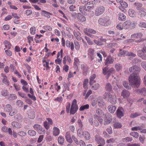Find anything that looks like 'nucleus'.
I'll use <instances>...</instances> for the list:
<instances>
[{"mask_svg": "<svg viewBox=\"0 0 146 146\" xmlns=\"http://www.w3.org/2000/svg\"><path fill=\"white\" fill-rule=\"evenodd\" d=\"M49 124L47 121H44V126L46 129L48 130L49 129Z\"/></svg>", "mask_w": 146, "mask_h": 146, "instance_id": "obj_64", "label": "nucleus"}, {"mask_svg": "<svg viewBox=\"0 0 146 146\" xmlns=\"http://www.w3.org/2000/svg\"><path fill=\"white\" fill-rule=\"evenodd\" d=\"M1 76L3 77V82L5 84H7V85H9V81L7 79V77L5 76L2 73L1 74Z\"/></svg>", "mask_w": 146, "mask_h": 146, "instance_id": "obj_33", "label": "nucleus"}, {"mask_svg": "<svg viewBox=\"0 0 146 146\" xmlns=\"http://www.w3.org/2000/svg\"><path fill=\"white\" fill-rule=\"evenodd\" d=\"M134 7L138 10H141V7L142 6L143 4L141 3L135 2L133 4Z\"/></svg>", "mask_w": 146, "mask_h": 146, "instance_id": "obj_21", "label": "nucleus"}, {"mask_svg": "<svg viewBox=\"0 0 146 146\" xmlns=\"http://www.w3.org/2000/svg\"><path fill=\"white\" fill-rule=\"evenodd\" d=\"M30 33L32 35L35 34L36 29L35 27H31L30 29Z\"/></svg>", "mask_w": 146, "mask_h": 146, "instance_id": "obj_59", "label": "nucleus"}, {"mask_svg": "<svg viewBox=\"0 0 146 146\" xmlns=\"http://www.w3.org/2000/svg\"><path fill=\"white\" fill-rule=\"evenodd\" d=\"M96 77V75L95 74H93L90 76V85H92L95 82L94 79Z\"/></svg>", "mask_w": 146, "mask_h": 146, "instance_id": "obj_20", "label": "nucleus"}, {"mask_svg": "<svg viewBox=\"0 0 146 146\" xmlns=\"http://www.w3.org/2000/svg\"><path fill=\"white\" fill-rule=\"evenodd\" d=\"M89 107V105L87 104L84 105L82 106L80 108L79 110L80 111H83L85 110L88 109Z\"/></svg>", "mask_w": 146, "mask_h": 146, "instance_id": "obj_39", "label": "nucleus"}, {"mask_svg": "<svg viewBox=\"0 0 146 146\" xmlns=\"http://www.w3.org/2000/svg\"><path fill=\"white\" fill-rule=\"evenodd\" d=\"M138 26L140 27L146 28V23L143 22H140Z\"/></svg>", "mask_w": 146, "mask_h": 146, "instance_id": "obj_53", "label": "nucleus"}, {"mask_svg": "<svg viewBox=\"0 0 146 146\" xmlns=\"http://www.w3.org/2000/svg\"><path fill=\"white\" fill-rule=\"evenodd\" d=\"M75 48L77 50H79L80 48V45L79 42L77 41H75L74 42Z\"/></svg>", "mask_w": 146, "mask_h": 146, "instance_id": "obj_55", "label": "nucleus"}, {"mask_svg": "<svg viewBox=\"0 0 146 146\" xmlns=\"http://www.w3.org/2000/svg\"><path fill=\"white\" fill-rule=\"evenodd\" d=\"M130 135L135 138H137L139 137V134L136 132H131Z\"/></svg>", "mask_w": 146, "mask_h": 146, "instance_id": "obj_47", "label": "nucleus"}, {"mask_svg": "<svg viewBox=\"0 0 146 146\" xmlns=\"http://www.w3.org/2000/svg\"><path fill=\"white\" fill-rule=\"evenodd\" d=\"M124 111L122 107H119L118 108L117 111V115L119 118H121L124 115Z\"/></svg>", "mask_w": 146, "mask_h": 146, "instance_id": "obj_11", "label": "nucleus"}, {"mask_svg": "<svg viewBox=\"0 0 146 146\" xmlns=\"http://www.w3.org/2000/svg\"><path fill=\"white\" fill-rule=\"evenodd\" d=\"M105 89L107 91L111 92L112 91V86L111 84L109 83L107 84L105 86Z\"/></svg>", "mask_w": 146, "mask_h": 146, "instance_id": "obj_25", "label": "nucleus"}, {"mask_svg": "<svg viewBox=\"0 0 146 146\" xmlns=\"http://www.w3.org/2000/svg\"><path fill=\"white\" fill-rule=\"evenodd\" d=\"M141 115L139 112H136L135 113H131L130 115V117L131 118H134L137 116H139Z\"/></svg>", "mask_w": 146, "mask_h": 146, "instance_id": "obj_41", "label": "nucleus"}, {"mask_svg": "<svg viewBox=\"0 0 146 146\" xmlns=\"http://www.w3.org/2000/svg\"><path fill=\"white\" fill-rule=\"evenodd\" d=\"M145 139V137H144L141 136H140L139 138V140L142 143H144Z\"/></svg>", "mask_w": 146, "mask_h": 146, "instance_id": "obj_63", "label": "nucleus"}, {"mask_svg": "<svg viewBox=\"0 0 146 146\" xmlns=\"http://www.w3.org/2000/svg\"><path fill=\"white\" fill-rule=\"evenodd\" d=\"M99 24L104 27L108 26L111 24V21L108 16L100 18L98 20Z\"/></svg>", "mask_w": 146, "mask_h": 146, "instance_id": "obj_4", "label": "nucleus"}, {"mask_svg": "<svg viewBox=\"0 0 146 146\" xmlns=\"http://www.w3.org/2000/svg\"><path fill=\"white\" fill-rule=\"evenodd\" d=\"M136 13L132 9H130L128 11L129 15L131 17H134L135 16Z\"/></svg>", "mask_w": 146, "mask_h": 146, "instance_id": "obj_23", "label": "nucleus"}, {"mask_svg": "<svg viewBox=\"0 0 146 146\" xmlns=\"http://www.w3.org/2000/svg\"><path fill=\"white\" fill-rule=\"evenodd\" d=\"M105 116L104 124L105 125H106L109 124L111 121L112 116L110 114H105Z\"/></svg>", "mask_w": 146, "mask_h": 146, "instance_id": "obj_9", "label": "nucleus"}, {"mask_svg": "<svg viewBox=\"0 0 146 146\" xmlns=\"http://www.w3.org/2000/svg\"><path fill=\"white\" fill-rule=\"evenodd\" d=\"M97 142L99 145H104L105 143V140L100 137H98L95 138Z\"/></svg>", "mask_w": 146, "mask_h": 146, "instance_id": "obj_14", "label": "nucleus"}, {"mask_svg": "<svg viewBox=\"0 0 146 146\" xmlns=\"http://www.w3.org/2000/svg\"><path fill=\"white\" fill-rule=\"evenodd\" d=\"M85 38L87 40V43L89 45H91L93 44V42L90 40V39L89 37L86 36H85Z\"/></svg>", "mask_w": 146, "mask_h": 146, "instance_id": "obj_57", "label": "nucleus"}, {"mask_svg": "<svg viewBox=\"0 0 146 146\" xmlns=\"http://www.w3.org/2000/svg\"><path fill=\"white\" fill-rule=\"evenodd\" d=\"M42 28L43 29L49 31H51L52 30V27L48 25L44 26Z\"/></svg>", "mask_w": 146, "mask_h": 146, "instance_id": "obj_54", "label": "nucleus"}, {"mask_svg": "<svg viewBox=\"0 0 146 146\" xmlns=\"http://www.w3.org/2000/svg\"><path fill=\"white\" fill-rule=\"evenodd\" d=\"M87 8L88 9V12L91 11V10L93 9L94 7V2H88L87 4H85Z\"/></svg>", "mask_w": 146, "mask_h": 146, "instance_id": "obj_12", "label": "nucleus"}, {"mask_svg": "<svg viewBox=\"0 0 146 146\" xmlns=\"http://www.w3.org/2000/svg\"><path fill=\"white\" fill-rule=\"evenodd\" d=\"M88 82L89 80L88 79H86L84 80L83 84V86L84 88L85 89H86L87 88V84L88 83Z\"/></svg>", "mask_w": 146, "mask_h": 146, "instance_id": "obj_48", "label": "nucleus"}, {"mask_svg": "<svg viewBox=\"0 0 146 146\" xmlns=\"http://www.w3.org/2000/svg\"><path fill=\"white\" fill-rule=\"evenodd\" d=\"M88 121L90 124L91 125L94 122L93 117L92 116H90L88 117Z\"/></svg>", "mask_w": 146, "mask_h": 146, "instance_id": "obj_62", "label": "nucleus"}, {"mask_svg": "<svg viewBox=\"0 0 146 146\" xmlns=\"http://www.w3.org/2000/svg\"><path fill=\"white\" fill-rule=\"evenodd\" d=\"M103 97L104 99L108 100L112 104H115L116 102L115 96L113 94L106 92L103 95Z\"/></svg>", "mask_w": 146, "mask_h": 146, "instance_id": "obj_2", "label": "nucleus"}, {"mask_svg": "<svg viewBox=\"0 0 146 146\" xmlns=\"http://www.w3.org/2000/svg\"><path fill=\"white\" fill-rule=\"evenodd\" d=\"M65 138L67 141L69 143H71L73 141L70 136V133L68 132L66 133Z\"/></svg>", "mask_w": 146, "mask_h": 146, "instance_id": "obj_17", "label": "nucleus"}, {"mask_svg": "<svg viewBox=\"0 0 146 146\" xmlns=\"http://www.w3.org/2000/svg\"><path fill=\"white\" fill-rule=\"evenodd\" d=\"M99 85H100L98 83L95 84L94 85L92 86L93 90H97L98 89Z\"/></svg>", "mask_w": 146, "mask_h": 146, "instance_id": "obj_60", "label": "nucleus"}, {"mask_svg": "<svg viewBox=\"0 0 146 146\" xmlns=\"http://www.w3.org/2000/svg\"><path fill=\"white\" fill-rule=\"evenodd\" d=\"M64 141V138L62 136H60L58 138V142L61 145H62Z\"/></svg>", "mask_w": 146, "mask_h": 146, "instance_id": "obj_45", "label": "nucleus"}, {"mask_svg": "<svg viewBox=\"0 0 146 146\" xmlns=\"http://www.w3.org/2000/svg\"><path fill=\"white\" fill-rule=\"evenodd\" d=\"M119 53L118 54L119 56H131V57H129L128 58L129 59L132 60L133 59V57H135L136 55V54L131 52H128V51L122 49H119Z\"/></svg>", "mask_w": 146, "mask_h": 146, "instance_id": "obj_3", "label": "nucleus"}, {"mask_svg": "<svg viewBox=\"0 0 146 146\" xmlns=\"http://www.w3.org/2000/svg\"><path fill=\"white\" fill-rule=\"evenodd\" d=\"M141 68L137 65H134L129 68V71L132 74L129 78V83L134 87L138 88L140 84V80L138 73Z\"/></svg>", "mask_w": 146, "mask_h": 146, "instance_id": "obj_1", "label": "nucleus"}, {"mask_svg": "<svg viewBox=\"0 0 146 146\" xmlns=\"http://www.w3.org/2000/svg\"><path fill=\"white\" fill-rule=\"evenodd\" d=\"M137 55L142 59L146 60V46H144L141 50L137 51Z\"/></svg>", "mask_w": 146, "mask_h": 146, "instance_id": "obj_6", "label": "nucleus"}, {"mask_svg": "<svg viewBox=\"0 0 146 146\" xmlns=\"http://www.w3.org/2000/svg\"><path fill=\"white\" fill-rule=\"evenodd\" d=\"M129 91L127 90H124L122 91L121 95L123 97V98H126L129 97Z\"/></svg>", "mask_w": 146, "mask_h": 146, "instance_id": "obj_18", "label": "nucleus"}, {"mask_svg": "<svg viewBox=\"0 0 146 146\" xmlns=\"http://www.w3.org/2000/svg\"><path fill=\"white\" fill-rule=\"evenodd\" d=\"M74 34L78 40L80 41L81 40V37L77 32H74Z\"/></svg>", "mask_w": 146, "mask_h": 146, "instance_id": "obj_52", "label": "nucleus"}, {"mask_svg": "<svg viewBox=\"0 0 146 146\" xmlns=\"http://www.w3.org/2000/svg\"><path fill=\"white\" fill-rule=\"evenodd\" d=\"M138 15L140 18H143L146 16V11L143 9H141L138 12Z\"/></svg>", "mask_w": 146, "mask_h": 146, "instance_id": "obj_13", "label": "nucleus"}, {"mask_svg": "<svg viewBox=\"0 0 146 146\" xmlns=\"http://www.w3.org/2000/svg\"><path fill=\"white\" fill-rule=\"evenodd\" d=\"M109 68L108 66L104 67L103 69L102 73L104 75H106L107 77L108 73V71Z\"/></svg>", "mask_w": 146, "mask_h": 146, "instance_id": "obj_36", "label": "nucleus"}, {"mask_svg": "<svg viewBox=\"0 0 146 146\" xmlns=\"http://www.w3.org/2000/svg\"><path fill=\"white\" fill-rule=\"evenodd\" d=\"M12 106L10 104H8L6 106V107L4 108V110L7 112H9L11 109Z\"/></svg>", "mask_w": 146, "mask_h": 146, "instance_id": "obj_40", "label": "nucleus"}, {"mask_svg": "<svg viewBox=\"0 0 146 146\" xmlns=\"http://www.w3.org/2000/svg\"><path fill=\"white\" fill-rule=\"evenodd\" d=\"M78 19L81 22H84L86 20V17L80 13H78Z\"/></svg>", "mask_w": 146, "mask_h": 146, "instance_id": "obj_24", "label": "nucleus"}, {"mask_svg": "<svg viewBox=\"0 0 146 146\" xmlns=\"http://www.w3.org/2000/svg\"><path fill=\"white\" fill-rule=\"evenodd\" d=\"M118 16V19L119 20H121L122 21H124L126 19V16L123 13H119Z\"/></svg>", "mask_w": 146, "mask_h": 146, "instance_id": "obj_30", "label": "nucleus"}, {"mask_svg": "<svg viewBox=\"0 0 146 146\" xmlns=\"http://www.w3.org/2000/svg\"><path fill=\"white\" fill-rule=\"evenodd\" d=\"M115 67L117 71H119L121 70L122 66L119 63H117L115 64Z\"/></svg>", "mask_w": 146, "mask_h": 146, "instance_id": "obj_38", "label": "nucleus"}, {"mask_svg": "<svg viewBox=\"0 0 146 146\" xmlns=\"http://www.w3.org/2000/svg\"><path fill=\"white\" fill-rule=\"evenodd\" d=\"M84 30H86V31L89 33H91L93 34L96 33V31L92 29H90L86 28Z\"/></svg>", "mask_w": 146, "mask_h": 146, "instance_id": "obj_43", "label": "nucleus"}, {"mask_svg": "<svg viewBox=\"0 0 146 146\" xmlns=\"http://www.w3.org/2000/svg\"><path fill=\"white\" fill-rule=\"evenodd\" d=\"M4 43L5 44V47L8 49H10L11 46L10 43L8 40H5L4 41Z\"/></svg>", "mask_w": 146, "mask_h": 146, "instance_id": "obj_42", "label": "nucleus"}, {"mask_svg": "<svg viewBox=\"0 0 146 146\" xmlns=\"http://www.w3.org/2000/svg\"><path fill=\"white\" fill-rule=\"evenodd\" d=\"M136 92L138 94H144L146 92V89L143 88L141 89H139L136 90Z\"/></svg>", "mask_w": 146, "mask_h": 146, "instance_id": "obj_32", "label": "nucleus"}, {"mask_svg": "<svg viewBox=\"0 0 146 146\" xmlns=\"http://www.w3.org/2000/svg\"><path fill=\"white\" fill-rule=\"evenodd\" d=\"M17 98V96L14 94H11L9 96L8 99L10 100H14Z\"/></svg>", "mask_w": 146, "mask_h": 146, "instance_id": "obj_50", "label": "nucleus"}, {"mask_svg": "<svg viewBox=\"0 0 146 146\" xmlns=\"http://www.w3.org/2000/svg\"><path fill=\"white\" fill-rule=\"evenodd\" d=\"M17 105L19 107H22L23 105V102L20 100H18L16 102Z\"/></svg>", "mask_w": 146, "mask_h": 146, "instance_id": "obj_51", "label": "nucleus"}, {"mask_svg": "<svg viewBox=\"0 0 146 146\" xmlns=\"http://www.w3.org/2000/svg\"><path fill=\"white\" fill-rule=\"evenodd\" d=\"M81 67V69L83 71V73L84 75H86L89 69V67L88 66H85L84 65H82Z\"/></svg>", "mask_w": 146, "mask_h": 146, "instance_id": "obj_19", "label": "nucleus"}, {"mask_svg": "<svg viewBox=\"0 0 146 146\" xmlns=\"http://www.w3.org/2000/svg\"><path fill=\"white\" fill-rule=\"evenodd\" d=\"M132 138L131 137H127L125 138H123L122 141L123 142H127L131 141L132 140Z\"/></svg>", "mask_w": 146, "mask_h": 146, "instance_id": "obj_44", "label": "nucleus"}, {"mask_svg": "<svg viewBox=\"0 0 146 146\" xmlns=\"http://www.w3.org/2000/svg\"><path fill=\"white\" fill-rule=\"evenodd\" d=\"M83 137L87 140H89L90 138V135L88 132L86 131H84V134L83 135Z\"/></svg>", "mask_w": 146, "mask_h": 146, "instance_id": "obj_28", "label": "nucleus"}, {"mask_svg": "<svg viewBox=\"0 0 146 146\" xmlns=\"http://www.w3.org/2000/svg\"><path fill=\"white\" fill-rule=\"evenodd\" d=\"M123 84L124 87L127 89L129 90L131 89V87L130 84H128L127 82L123 81Z\"/></svg>", "mask_w": 146, "mask_h": 146, "instance_id": "obj_31", "label": "nucleus"}, {"mask_svg": "<svg viewBox=\"0 0 146 146\" xmlns=\"http://www.w3.org/2000/svg\"><path fill=\"white\" fill-rule=\"evenodd\" d=\"M77 101L76 99H74L72 101L71 107H78V106L77 105Z\"/></svg>", "mask_w": 146, "mask_h": 146, "instance_id": "obj_58", "label": "nucleus"}, {"mask_svg": "<svg viewBox=\"0 0 146 146\" xmlns=\"http://www.w3.org/2000/svg\"><path fill=\"white\" fill-rule=\"evenodd\" d=\"M33 127L37 131H38L39 130L42 131L43 130V129L41 127V126L38 124H35L33 126Z\"/></svg>", "mask_w": 146, "mask_h": 146, "instance_id": "obj_26", "label": "nucleus"}, {"mask_svg": "<svg viewBox=\"0 0 146 146\" xmlns=\"http://www.w3.org/2000/svg\"><path fill=\"white\" fill-rule=\"evenodd\" d=\"M143 36V35L142 33L139 32L131 35V37L132 38H139L138 40H135V41L136 42L139 43L143 42L144 40V39L142 38Z\"/></svg>", "mask_w": 146, "mask_h": 146, "instance_id": "obj_5", "label": "nucleus"}, {"mask_svg": "<svg viewBox=\"0 0 146 146\" xmlns=\"http://www.w3.org/2000/svg\"><path fill=\"white\" fill-rule=\"evenodd\" d=\"M29 117L30 118L33 119L35 117V114L34 111H31V112L28 114Z\"/></svg>", "mask_w": 146, "mask_h": 146, "instance_id": "obj_46", "label": "nucleus"}, {"mask_svg": "<svg viewBox=\"0 0 146 146\" xmlns=\"http://www.w3.org/2000/svg\"><path fill=\"white\" fill-rule=\"evenodd\" d=\"M117 107L116 106L113 105H110L108 106V109L109 112L111 113H113L116 109Z\"/></svg>", "mask_w": 146, "mask_h": 146, "instance_id": "obj_22", "label": "nucleus"}, {"mask_svg": "<svg viewBox=\"0 0 146 146\" xmlns=\"http://www.w3.org/2000/svg\"><path fill=\"white\" fill-rule=\"evenodd\" d=\"M123 26L125 29H132L135 27V25L134 22L132 23L130 20L125 21L123 24Z\"/></svg>", "mask_w": 146, "mask_h": 146, "instance_id": "obj_7", "label": "nucleus"}, {"mask_svg": "<svg viewBox=\"0 0 146 146\" xmlns=\"http://www.w3.org/2000/svg\"><path fill=\"white\" fill-rule=\"evenodd\" d=\"M18 93L19 95L22 98L27 99V97L26 96V94L19 92H18Z\"/></svg>", "mask_w": 146, "mask_h": 146, "instance_id": "obj_61", "label": "nucleus"}, {"mask_svg": "<svg viewBox=\"0 0 146 146\" xmlns=\"http://www.w3.org/2000/svg\"><path fill=\"white\" fill-rule=\"evenodd\" d=\"M105 10L104 7L100 6L96 8L95 11V14L96 16H99L102 14Z\"/></svg>", "mask_w": 146, "mask_h": 146, "instance_id": "obj_8", "label": "nucleus"}, {"mask_svg": "<svg viewBox=\"0 0 146 146\" xmlns=\"http://www.w3.org/2000/svg\"><path fill=\"white\" fill-rule=\"evenodd\" d=\"M78 109V107H71L70 110V114H74L77 111Z\"/></svg>", "mask_w": 146, "mask_h": 146, "instance_id": "obj_29", "label": "nucleus"}, {"mask_svg": "<svg viewBox=\"0 0 146 146\" xmlns=\"http://www.w3.org/2000/svg\"><path fill=\"white\" fill-rule=\"evenodd\" d=\"M53 129V134L54 136H57L58 135L60 132L59 129L57 128V127H54Z\"/></svg>", "mask_w": 146, "mask_h": 146, "instance_id": "obj_27", "label": "nucleus"}, {"mask_svg": "<svg viewBox=\"0 0 146 146\" xmlns=\"http://www.w3.org/2000/svg\"><path fill=\"white\" fill-rule=\"evenodd\" d=\"M114 127L115 128H120L122 126L121 124L118 122H115L114 125Z\"/></svg>", "mask_w": 146, "mask_h": 146, "instance_id": "obj_49", "label": "nucleus"}, {"mask_svg": "<svg viewBox=\"0 0 146 146\" xmlns=\"http://www.w3.org/2000/svg\"><path fill=\"white\" fill-rule=\"evenodd\" d=\"M27 133L28 134L31 136H35L36 134V132L35 131L32 130H28Z\"/></svg>", "mask_w": 146, "mask_h": 146, "instance_id": "obj_35", "label": "nucleus"}, {"mask_svg": "<svg viewBox=\"0 0 146 146\" xmlns=\"http://www.w3.org/2000/svg\"><path fill=\"white\" fill-rule=\"evenodd\" d=\"M115 70L114 68H111L108 70V72L107 76V78L108 79L111 75V74L115 72Z\"/></svg>", "mask_w": 146, "mask_h": 146, "instance_id": "obj_34", "label": "nucleus"}, {"mask_svg": "<svg viewBox=\"0 0 146 146\" xmlns=\"http://www.w3.org/2000/svg\"><path fill=\"white\" fill-rule=\"evenodd\" d=\"M84 134V131L83 132L81 129H78L77 131V135L80 137H83V135Z\"/></svg>", "mask_w": 146, "mask_h": 146, "instance_id": "obj_37", "label": "nucleus"}, {"mask_svg": "<svg viewBox=\"0 0 146 146\" xmlns=\"http://www.w3.org/2000/svg\"><path fill=\"white\" fill-rule=\"evenodd\" d=\"M114 61L113 57L110 55L107 57L104 62L105 65L107 66H109L111 64H113Z\"/></svg>", "mask_w": 146, "mask_h": 146, "instance_id": "obj_10", "label": "nucleus"}, {"mask_svg": "<svg viewBox=\"0 0 146 146\" xmlns=\"http://www.w3.org/2000/svg\"><path fill=\"white\" fill-rule=\"evenodd\" d=\"M88 52L91 59L92 60L95 57L94 50L93 49L90 48L88 50Z\"/></svg>", "mask_w": 146, "mask_h": 146, "instance_id": "obj_15", "label": "nucleus"}, {"mask_svg": "<svg viewBox=\"0 0 146 146\" xmlns=\"http://www.w3.org/2000/svg\"><path fill=\"white\" fill-rule=\"evenodd\" d=\"M120 4L121 6V8L122 9H123V7L127 8L128 6L126 2H123V1Z\"/></svg>", "mask_w": 146, "mask_h": 146, "instance_id": "obj_56", "label": "nucleus"}, {"mask_svg": "<svg viewBox=\"0 0 146 146\" xmlns=\"http://www.w3.org/2000/svg\"><path fill=\"white\" fill-rule=\"evenodd\" d=\"M79 10L82 13H83L85 15H86L85 13L86 12L88 11L86 5L84 6H80L79 7Z\"/></svg>", "mask_w": 146, "mask_h": 146, "instance_id": "obj_16", "label": "nucleus"}]
</instances>
